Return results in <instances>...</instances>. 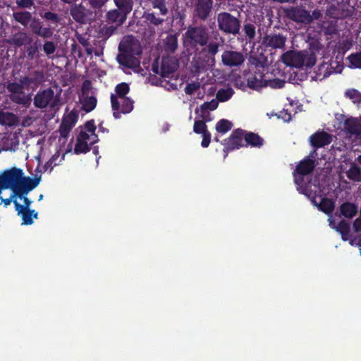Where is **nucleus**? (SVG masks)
<instances>
[{"instance_id":"nucleus-1","label":"nucleus","mask_w":361,"mask_h":361,"mask_svg":"<svg viewBox=\"0 0 361 361\" xmlns=\"http://www.w3.org/2000/svg\"><path fill=\"white\" fill-rule=\"evenodd\" d=\"M185 36L191 46L205 47L204 50L207 53L209 57L214 61V56L219 51V43L216 42H209V34L205 25L189 26Z\"/></svg>"},{"instance_id":"nucleus-2","label":"nucleus","mask_w":361,"mask_h":361,"mask_svg":"<svg viewBox=\"0 0 361 361\" xmlns=\"http://www.w3.org/2000/svg\"><path fill=\"white\" fill-rule=\"evenodd\" d=\"M285 14L288 19L305 27L312 24L314 20H320L323 16L320 9L316 8L311 12L302 4L286 8Z\"/></svg>"},{"instance_id":"nucleus-3","label":"nucleus","mask_w":361,"mask_h":361,"mask_svg":"<svg viewBox=\"0 0 361 361\" xmlns=\"http://www.w3.org/2000/svg\"><path fill=\"white\" fill-rule=\"evenodd\" d=\"M135 45L129 42H121L118 46L119 54L117 55L118 63L128 68H135L140 66V61L135 55L142 54L140 48L135 49Z\"/></svg>"},{"instance_id":"nucleus-4","label":"nucleus","mask_w":361,"mask_h":361,"mask_svg":"<svg viewBox=\"0 0 361 361\" xmlns=\"http://www.w3.org/2000/svg\"><path fill=\"white\" fill-rule=\"evenodd\" d=\"M23 171L21 169L13 167L10 169L4 170L0 174V195L4 190H12L14 195H16V190L20 183Z\"/></svg>"},{"instance_id":"nucleus-5","label":"nucleus","mask_w":361,"mask_h":361,"mask_svg":"<svg viewBox=\"0 0 361 361\" xmlns=\"http://www.w3.org/2000/svg\"><path fill=\"white\" fill-rule=\"evenodd\" d=\"M219 29L224 33L236 35L240 29V21L230 13L221 12L217 16Z\"/></svg>"},{"instance_id":"nucleus-6","label":"nucleus","mask_w":361,"mask_h":361,"mask_svg":"<svg viewBox=\"0 0 361 361\" xmlns=\"http://www.w3.org/2000/svg\"><path fill=\"white\" fill-rule=\"evenodd\" d=\"M341 131L345 137L353 141L361 139V118L348 117L341 123Z\"/></svg>"},{"instance_id":"nucleus-7","label":"nucleus","mask_w":361,"mask_h":361,"mask_svg":"<svg viewBox=\"0 0 361 361\" xmlns=\"http://www.w3.org/2000/svg\"><path fill=\"white\" fill-rule=\"evenodd\" d=\"M110 99L113 116L116 119L121 118V114H129L133 110L134 101L128 97L118 99V97L111 94Z\"/></svg>"},{"instance_id":"nucleus-8","label":"nucleus","mask_w":361,"mask_h":361,"mask_svg":"<svg viewBox=\"0 0 361 361\" xmlns=\"http://www.w3.org/2000/svg\"><path fill=\"white\" fill-rule=\"evenodd\" d=\"M245 130L237 128L233 130L228 137L224 140L222 145L224 146V152L226 153L225 157L229 152L245 147Z\"/></svg>"},{"instance_id":"nucleus-9","label":"nucleus","mask_w":361,"mask_h":361,"mask_svg":"<svg viewBox=\"0 0 361 361\" xmlns=\"http://www.w3.org/2000/svg\"><path fill=\"white\" fill-rule=\"evenodd\" d=\"M58 99L54 98V92L51 88L39 91L34 97L33 104L38 109H45L49 105L54 108L57 104Z\"/></svg>"},{"instance_id":"nucleus-10","label":"nucleus","mask_w":361,"mask_h":361,"mask_svg":"<svg viewBox=\"0 0 361 361\" xmlns=\"http://www.w3.org/2000/svg\"><path fill=\"white\" fill-rule=\"evenodd\" d=\"M213 0H193V17L201 21L207 20L213 9Z\"/></svg>"},{"instance_id":"nucleus-11","label":"nucleus","mask_w":361,"mask_h":361,"mask_svg":"<svg viewBox=\"0 0 361 361\" xmlns=\"http://www.w3.org/2000/svg\"><path fill=\"white\" fill-rule=\"evenodd\" d=\"M353 6H347L346 4L338 1L336 5L332 4L328 7L326 15L333 19H345L351 17L354 13Z\"/></svg>"},{"instance_id":"nucleus-12","label":"nucleus","mask_w":361,"mask_h":361,"mask_svg":"<svg viewBox=\"0 0 361 361\" xmlns=\"http://www.w3.org/2000/svg\"><path fill=\"white\" fill-rule=\"evenodd\" d=\"M70 14L75 22L86 24L90 19L92 12L82 4H74L70 8Z\"/></svg>"},{"instance_id":"nucleus-13","label":"nucleus","mask_w":361,"mask_h":361,"mask_svg":"<svg viewBox=\"0 0 361 361\" xmlns=\"http://www.w3.org/2000/svg\"><path fill=\"white\" fill-rule=\"evenodd\" d=\"M286 42V37L282 34H266L262 38V44L267 49H283Z\"/></svg>"},{"instance_id":"nucleus-14","label":"nucleus","mask_w":361,"mask_h":361,"mask_svg":"<svg viewBox=\"0 0 361 361\" xmlns=\"http://www.w3.org/2000/svg\"><path fill=\"white\" fill-rule=\"evenodd\" d=\"M6 89L10 92L9 97L12 102L18 104H25L27 99L24 92V87L20 83L8 82Z\"/></svg>"},{"instance_id":"nucleus-15","label":"nucleus","mask_w":361,"mask_h":361,"mask_svg":"<svg viewBox=\"0 0 361 361\" xmlns=\"http://www.w3.org/2000/svg\"><path fill=\"white\" fill-rule=\"evenodd\" d=\"M301 193L305 194L309 197L312 198V202L318 207V209L326 214L329 215L333 212L335 208V202L329 198H322L321 202L317 203L315 200V194H312V191L308 188H305L301 191Z\"/></svg>"},{"instance_id":"nucleus-16","label":"nucleus","mask_w":361,"mask_h":361,"mask_svg":"<svg viewBox=\"0 0 361 361\" xmlns=\"http://www.w3.org/2000/svg\"><path fill=\"white\" fill-rule=\"evenodd\" d=\"M39 182L40 177L31 178L29 176L25 177L24 176V174L22 175L20 183L16 190L17 197L22 199V196H23V195H27L30 191L35 189L39 184Z\"/></svg>"},{"instance_id":"nucleus-17","label":"nucleus","mask_w":361,"mask_h":361,"mask_svg":"<svg viewBox=\"0 0 361 361\" xmlns=\"http://www.w3.org/2000/svg\"><path fill=\"white\" fill-rule=\"evenodd\" d=\"M221 61L226 66L235 67L243 64L245 57L241 52L226 50L221 55Z\"/></svg>"},{"instance_id":"nucleus-18","label":"nucleus","mask_w":361,"mask_h":361,"mask_svg":"<svg viewBox=\"0 0 361 361\" xmlns=\"http://www.w3.org/2000/svg\"><path fill=\"white\" fill-rule=\"evenodd\" d=\"M282 61L288 66L302 68L304 66L303 54L295 51H288L281 56Z\"/></svg>"},{"instance_id":"nucleus-19","label":"nucleus","mask_w":361,"mask_h":361,"mask_svg":"<svg viewBox=\"0 0 361 361\" xmlns=\"http://www.w3.org/2000/svg\"><path fill=\"white\" fill-rule=\"evenodd\" d=\"M32 34L44 39L50 38L53 35V30L49 27H43L42 21L37 18H33L29 23Z\"/></svg>"},{"instance_id":"nucleus-20","label":"nucleus","mask_w":361,"mask_h":361,"mask_svg":"<svg viewBox=\"0 0 361 361\" xmlns=\"http://www.w3.org/2000/svg\"><path fill=\"white\" fill-rule=\"evenodd\" d=\"M179 67L177 59L173 56H164L161 64V75L163 78H169Z\"/></svg>"},{"instance_id":"nucleus-21","label":"nucleus","mask_w":361,"mask_h":361,"mask_svg":"<svg viewBox=\"0 0 361 361\" xmlns=\"http://www.w3.org/2000/svg\"><path fill=\"white\" fill-rule=\"evenodd\" d=\"M331 142V135L324 130H318L310 137L311 145L316 149L324 147Z\"/></svg>"},{"instance_id":"nucleus-22","label":"nucleus","mask_w":361,"mask_h":361,"mask_svg":"<svg viewBox=\"0 0 361 361\" xmlns=\"http://www.w3.org/2000/svg\"><path fill=\"white\" fill-rule=\"evenodd\" d=\"M264 75L260 71H255L247 78V86L253 90H259L268 85V80L264 79Z\"/></svg>"},{"instance_id":"nucleus-23","label":"nucleus","mask_w":361,"mask_h":361,"mask_svg":"<svg viewBox=\"0 0 361 361\" xmlns=\"http://www.w3.org/2000/svg\"><path fill=\"white\" fill-rule=\"evenodd\" d=\"M316 166L315 160L309 157H305L299 162L295 169V172L301 176L311 173Z\"/></svg>"},{"instance_id":"nucleus-24","label":"nucleus","mask_w":361,"mask_h":361,"mask_svg":"<svg viewBox=\"0 0 361 361\" xmlns=\"http://www.w3.org/2000/svg\"><path fill=\"white\" fill-rule=\"evenodd\" d=\"M8 43L17 47L23 45L30 44L32 42V38L25 32H18L8 39Z\"/></svg>"},{"instance_id":"nucleus-25","label":"nucleus","mask_w":361,"mask_h":361,"mask_svg":"<svg viewBox=\"0 0 361 361\" xmlns=\"http://www.w3.org/2000/svg\"><path fill=\"white\" fill-rule=\"evenodd\" d=\"M245 147H251L260 148L264 145V139L257 133L245 130Z\"/></svg>"},{"instance_id":"nucleus-26","label":"nucleus","mask_w":361,"mask_h":361,"mask_svg":"<svg viewBox=\"0 0 361 361\" xmlns=\"http://www.w3.org/2000/svg\"><path fill=\"white\" fill-rule=\"evenodd\" d=\"M106 17L109 23L121 25L126 22L128 15L118 8H114L109 11L106 14Z\"/></svg>"},{"instance_id":"nucleus-27","label":"nucleus","mask_w":361,"mask_h":361,"mask_svg":"<svg viewBox=\"0 0 361 361\" xmlns=\"http://www.w3.org/2000/svg\"><path fill=\"white\" fill-rule=\"evenodd\" d=\"M341 214L348 219L353 218L357 212V207L352 202H344L340 206Z\"/></svg>"},{"instance_id":"nucleus-28","label":"nucleus","mask_w":361,"mask_h":361,"mask_svg":"<svg viewBox=\"0 0 361 361\" xmlns=\"http://www.w3.org/2000/svg\"><path fill=\"white\" fill-rule=\"evenodd\" d=\"M13 19L23 26H27L32 20V13L29 11H17L13 13Z\"/></svg>"},{"instance_id":"nucleus-29","label":"nucleus","mask_w":361,"mask_h":361,"mask_svg":"<svg viewBox=\"0 0 361 361\" xmlns=\"http://www.w3.org/2000/svg\"><path fill=\"white\" fill-rule=\"evenodd\" d=\"M116 8L123 11L128 16L131 13L134 6L133 0H113Z\"/></svg>"},{"instance_id":"nucleus-30","label":"nucleus","mask_w":361,"mask_h":361,"mask_svg":"<svg viewBox=\"0 0 361 361\" xmlns=\"http://www.w3.org/2000/svg\"><path fill=\"white\" fill-rule=\"evenodd\" d=\"M346 176L354 182L361 181V169L355 163H352L349 169L346 171Z\"/></svg>"},{"instance_id":"nucleus-31","label":"nucleus","mask_w":361,"mask_h":361,"mask_svg":"<svg viewBox=\"0 0 361 361\" xmlns=\"http://www.w3.org/2000/svg\"><path fill=\"white\" fill-rule=\"evenodd\" d=\"M143 16L145 18L147 24L149 25L158 27L161 25L165 21L164 18L157 16L154 12H145Z\"/></svg>"},{"instance_id":"nucleus-32","label":"nucleus","mask_w":361,"mask_h":361,"mask_svg":"<svg viewBox=\"0 0 361 361\" xmlns=\"http://www.w3.org/2000/svg\"><path fill=\"white\" fill-rule=\"evenodd\" d=\"M16 122V116L11 112L0 111V124L11 126Z\"/></svg>"},{"instance_id":"nucleus-33","label":"nucleus","mask_w":361,"mask_h":361,"mask_svg":"<svg viewBox=\"0 0 361 361\" xmlns=\"http://www.w3.org/2000/svg\"><path fill=\"white\" fill-rule=\"evenodd\" d=\"M164 48L168 52L173 53L178 48V38L176 35H169L164 40Z\"/></svg>"},{"instance_id":"nucleus-34","label":"nucleus","mask_w":361,"mask_h":361,"mask_svg":"<svg viewBox=\"0 0 361 361\" xmlns=\"http://www.w3.org/2000/svg\"><path fill=\"white\" fill-rule=\"evenodd\" d=\"M243 31L245 36L250 42H251L256 35V25L252 23H245L243 27Z\"/></svg>"},{"instance_id":"nucleus-35","label":"nucleus","mask_w":361,"mask_h":361,"mask_svg":"<svg viewBox=\"0 0 361 361\" xmlns=\"http://www.w3.org/2000/svg\"><path fill=\"white\" fill-rule=\"evenodd\" d=\"M29 75L33 87H38L44 80V74L42 71H35Z\"/></svg>"},{"instance_id":"nucleus-36","label":"nucleus","mask_w":361,"mask_h":361,"mask_svg":"<svg viewBox=\"0 0 361 361\" xmlns=\"http://www.w3.org/2000/svg\"><path fill=\"white\" fill-rule=\"evenodd\" d=\"M97 100L94 96H87L84 97L82 102V109L86 112H90L94 110L97 106Z\"/></svg>"},{"instance_id":"nucleus-37","label":"nucleus","mask_w":361,"mask_h":361,"mask_svg":"<svg viewBox=\"0 0 361 361\" xmlns=\"http://www.w3.org/2000/svg\"><path fill=\"white\" fill-rule=\"evenodd\" d=\"M233 127V123L227 119H220L216 124V130L221 134L228 132Z\"/></svg>"},{"instance_id":"nucleus-38","label":"nucleus","mask_w":361,"mask_h":361,"mask_svg":"<svg viewBox=\"0 0 361 361\" xmlns=\"http://www.w3.org/2000/svg\"><path fill=\"white\" fill-rule=\"evenodd\" d=\"M234 92L232 88L220 89L216 93V99L219 102H224L231 98Z\"/></svg>"},{"instance_id":"nucleus-39","label":"nucleus","mask_w":361,"mask_h":361,"mask_svg":"<svg viewBox=\"0 0 361 361\" xmlns=\"http://www.w3.org/2000/svg\"><path fill=\"white\" fill-rule=\"evenodd\" d=\"M350 68L361 69V51L353 53L347 57Z\"/></svg>"},{"instance_id":"nucleus-40","label":"nucleus","mask_w":361,"mask_h":361,"mask_svg":"<svg viewBox=\"0 0 361 361\" xmlns=\"http://www.w3.org/2000/svg\"><path fill=\"white\" fill-rule=\"evenodd\" d=\"M151 4L153 8L159 9L161 16H166L169 13V9L166 6V0H151Z\"/></svg>"},{"instance_id":"nucleus-41","label":"nucleus","mask_w":361,"mask_h":361,"mask_svg":"<svg viewBox=\"0 0 361 361\" xmlns=\"http://www.w3.org/2000/svg\"><path fill=\"white\" fill-rule=\"evenodd\" d=\"M116 96L118 99L121 98L128 97L126 95L130 92V87L126 82L118 84L115 87Z\"/></svg>"},{"instance_id":"nucleus-42","label":"nucleus","mask_w":361,"mask_h":361,"mask_svg":"<svg viewBox=\"0 0 361 361\" xmlns=\"http://www.w3.org/2000/svg\"><path fill=\"white\" fill-rule=\"evenodd\" d=\"M336 231L339 232L342 238L345 240L350 233V224L344 220H341L336 226Z\"/></svg>"},{"instance_id":"nucleus-43","label":"nucleus","mask_w":361,"mask_h":361,"mask_svg":"<svg viewBox=\"0 0 361 361\" xmlns=\"http://www.w3.org/2000/svg\"><path fill=\"white\" fill-rule=\"evenodd\" d=\"M18 215H20L22 218V224L23 225H31L33 224V220L32 218V213H33V209H24L22 212H17Z\"/></svg>"},{"instance_id":"nucleus-44","label":"nucleus","mask_w":361,"mask_h":361,"mask_svg":"<svg viewBox=\"0 0 361 361\" xmlns=\"http://www.w3.org/2000/svg\"><path fill=\"white\" fill-rule=\"evenodd\" d=\"M219 101L217 99H212L210 102H204L200 105V110L202 114H204L208 110L214 111L217 109L219 106Z\"/></svg>"},{"instance_id":"nucleus-45","label":"nucleus","mask_w":361,"mask_h":361,"mask_svg":"<svg viewBox=\"0 0 361 361\" xmlns=\"http://www.w3.org/2000/svg\"><path fill=\"white\" fill-rule=\"evenodd\" d=\"M90 150V147L88 145L87 142H83L76 140V143L74 147V152L76 154L87 153Z\"/></svg>"},{"instance_id":"nucleus-46","label":"nucleus","mask_w":361,"mask_h":361,"mask_svg":"<svg viewBox=\"0 0 361 361\" xmlns=\"http://www.w3.org/2000/svg\"><path fill=\"white\" fill-rule=\"evenodd\" d=\"M39 46L40 40L37 39L32 44L27 47L26 53L28 59H33L35 58V56L39 51Z\"/></svg>"},{"instance_id":"nucleus-47","label":"nucleus","mask_w":361,"mask_h":361,"mask_svg":"<svg viewBox=\"0 0 361 361\" xmlns=\"http://www.w3.org/2000/svg\"><path fill=\"white\" fill-rule=\"evenodd\" d=\"M78 114L75 111H72L63 118L61 122L73 128L78 121Z\"/></svg>"},{"instance_id":"nucleus-48","label":"nucleus","mask_w":361,"mask_h":361,"mask_svg":"<svg viewBox=\"0 0 361 361\" xmlns=\"http://www.w3.org/2000/svg\"><path fill=\"white\" fill-rule=\"evenodd\" d=\"M26 195H23L22 196V199L23 200L24 204L21 205L16 200H13V204L15 205V209L16 212H22L24 209H30V207L32 204V201L25 196Z\"/></svg>"},{"instance_id":"nucleus-49","label":"nucleus","mask_w":361,"mask_h":361,"mask_svg":"<svg viewBox=\"0 0 361 361\" xmlns=\"http://www.w3.org/2000/svg\"><path fill=\"white\" fill-rule=\"evenodd\" d=\"M345 96L353 100L354 103L361 102V93L355 89H348L345 92Z\"/></svg>"},{"instance_id":"nucleus-50","label":"nucleus","mask_w":361,"mask_h":361,"mask_svg":"<svg viewBox=\"0 0 361 361\" xmlns=\"http://www.w3.org/2000/svg\"><path fill=\"white\" fill-rule=\"evenodd\" d=\"M193 131L196 134H202L208 131L207 126L202 120H195L193 126Z\"/></svg>"},{"instance_id":"nucleus-51","label":"nucleus","mask_w":361,"mask_h":361,"mask_svg":"<svg viewBox=\"0 0 361 361\" xmlns=\"http://www.w3.org/2000/svg\"><path fill=\"white\" fill-rule=\"evenodd\" d=\"M85 128L87 132L90 133L96 138L95 140L92 141L90 142V144L93 145L94 143L97 142V135L95 134L96 126H95L94 120H90V121H87L85 124Z\"/></svg>"},{"instance_id":"nucleus-52","label":"nucleus","mask_w":361,"mask_h":361,"mask_svg":"<svg viewBox=\"0 0 361 361\" xmlns=\"http://www.w3.org/2000/svg\"><path fill=\"white\" fill-rule=\"evenodd\" d=\"M41 16L45 20H49L55 24H57L60 21V18L59 15L54 12L47 11L44 13V15H42Z\"/></svg>"},{"instance_id":"nucleus-53","label":"nucleus","mask_w":361,"mask_h":361,"mask_svg":"<svg viewBox=\"0 0 361 361\" xmlns=\"http://www.w3.org/2000/svg\"><path fill=\"white\" fill-rule=\"evenodd\" d=\"M304 66L312 68L316 63V57L314 54H303Z\"/></svg>"},{"instance_id":"nucleus-54","label":"nucleus","mask_w":361,"mask_h":361,"mask_svg":"<svg viewBox=\"0 0 361 361\" xmlns=\"http://www.w3.org/2000/svg\"><path fill=\"white\" fill-rule=\"evenodd\" d=\"M16 4L18 8H31L35 3L34 0H16Z\"/></svg>"},{"instance_id":"nucleus-55","label":"nucleus","mask_w":361,"mask_h":361,"mask_svg":"<svg viewBox=\"0 0 361 361\" xmlns=\"http://www.w3.org/2000/svg\"><path fill=\"white\" fill-rule=\"evenodd\" d=\"M72 128H73L70 126L61 122L59 130L60 136L63 138H67Z\"/></svg>"},{"instance_id":"nucleus-56","label":"nucleus","mask_w":361,"mask_h":361,"mask_svg":"<svg viewBox=\"0 0 361 361\" xmlns=\"http://www.w3.org/2000/svg\"><path fill=\"white\" fill-rule=\"evenodd\" d=\"M43 50L47 55L52 54L56 51V45L53 42L47 41L43 45Z\"/></svg>"},{"instance_id":"nucleus-57","label":"nucleus","mask_w":361,"mask_h":361,"mask_svg":"<svg viewBox=\"0 0 361 361\" xmlns=\"http://www.w3.org/2000/svg\"><path fill=\"white\" fill-rule=\"evenodd\" d=\"M200 88L199 82H192L187 84L185 87V92L186 94L191 95L195 93Z\"/></svg>"},{"instance_id":"nucleus-58","label":"nucleus","mask_w":361,"mask_h":361,"mask_svg":"<svg viewBox=\"0 0 361 361\" xmlns=\"http://www.w3.org/2000/svg\"><path fill=\"white\" fill-rule=\"evenodd\" d=\"M90 6L94 9H100L108 0H87Z\"/></svg>"},{"instance_id":"nucleus-59","label":"nucleus","mask_w":361,"mask_h":361,"mask_svg":"<svg viewBox=\"0 0 361 361\" xmlns=\"http://www.w3.org/2000/svg\"><path fill=\"white\" fill-rule=\"evenodd\" d=\"M202 140L201 142V145L202 147L206 148L208 147L210 142H211V133L210 132L206 131L205 133L202 134Z\"/></svg>"},{"instance_id":"nucleus-60","label":"nucleus","mask_w":361,"mask_h":361,"mask_svg":"<svg viewBox=\"0 0 361 361\" xmlns=\"http://www.w3.org/2000/svg\"><path fill=\"white\" fill-rule=\"evenodd\" d=\"M284 82L279 79H274L268 81V85L271 87H282Z\"/></svg>"},{"instance_id":"nucleus-61","label":"nucleus","mask_w":361,"mask_h":361,"mask_svg":"<svg viewBox=\"0 0 361 361\" xmlns=\"http://www.w3.org/2000/svg\"><path fill=\"white\" fill-rule=\"evenodd\" d=\"M92 87V83L90 80H85L82 86V94L83 96L87 94Z\"/></svg>"},{"instance_id":"nucleus-62","label":"nucleus","mask_w":361,"mask_h":361,"mask_svg":"<svg viewBox=\"0 0 361 361\" xmlns=\"http://www.w3.org/2000/svg\"><path fill=\"white\" fill-rule=\"evenodd\" d=\"M278 118H282L284 121H289L291 119V115L287 111H282L279 114Z\"/></svg>"},{"instance_id":"nucleus-63","label":"nucleus","mask_w":361,"mask_h":361,"mask_svg":"<svg viewBox=\"0 0 361 361\" xmlns=\"http://www.w3.org/2000/svg\"><path fill=\"white\" fill-rule=\"evenodd\" d=\"M20 84L22 85V86H32L30 75H25L23 77H21L20 79Z\"/></svg>"},{"instance_id":"nucleus-64","label":"nucleus","mask_w":361,"mask_h":361,"mask_svg":"<svg viewBox=\"0 0 361 361\" xmlns=\"http://www.w3.org/2000/svg\"><path fill=\"white\" fill-rule=\"evenodd\" d=\"M90 139V135L85 131H80L78 134L77 139L83 142H87V140Z\"/></svg>"}]
</instances>
